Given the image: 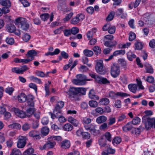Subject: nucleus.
Returning <instances> with one entry per match:
<instances>
[{"mask_svg":"<svg viewBox=\"0 0 155 155\" xmlns=\"http://www.w3.org/2000/svg\"><path fill=\"white\" fill-rule=\"evenodd\" d=\"M146 72L150 74H153V69L152 66L149 64H147L145 65Z\"/></svg>","mask_w":155,"mask_h":155,"instance_id":"obj_22","label":"nucleus"},{"mask_svg":"<svg viewBox=\"0 0 155 155\" xmlns=\"http://www.w3.org/2000/svg\"><path fill=\"white\" fill-rule=\"evenodd\" d=\"M21 152L19 150L14 148L12 150L10 155H21Z\"/></svg>","mask_w":155,"mask_h":155,"instance_id":"obj_34","label":"nucleus"},{"mask_svg":"<svg viewBox=\"0 0 155 155\" xmlns=\"http://www.w3.org/2000/svg\"><path fill=\"white\" fill-rule=\"evenodd\" d=\"M71 30V33L74 35L76 34L79 32V29L76 27L72 28Z\"/></svg>","mask_w":155,"mask_h":155,"instance_id":"obj_57","label":"nucleus"},{"mask_svg":"<svg viewBox=\"0 0 155 155\" xmlns=\"http://www.w3.org/2000/svg\"><path fill=\"white\" fill-rule=\"evenodd\" d=\"M49 113L51 116V117L53 119L62 116L61 110L56 108H55L53 110V114L51 112H49Z\"/></svg>","mask_w":155,"mask_h":155,"instance_id":"obj_12","label":"nucleus"},{"mask_svg":"<svg viewBox=\"0 0 155 155\" xmlns=\"http://www.w3.org/2000/svg\"><path fill=\"white\" fill-rule=\"evenodd\" d=\"M1 108L2 109L3 112L4 113V117L5 119H8L10 117L11 114L10 113L8 112H6L5 108L4 107H2Z\"/></svg>","mask_w":155,"mask_h":155,"instance_id":"obj_42","label":"nucleus"},{"mask_svg":"<svg viewBox=\"0 0 155 155\" xmlns=\"http://www.w3.org/2000/svg\"><path fill=\"white\" fill-rule=\"evenodd\" d=\"M6 42L8 44L12 45L15 42L14 38L11 37H8L5 40Z\"/></svg>","mask_w":155,"mask_h":155,"instance_id":"obj_44","label":"nucleus"},{"mask_svg":"<svg viewBox=\"0 0 155 155\" xmlns=\"http://www.w3.org/2000/svg\"><path fill=\"white\" fill-rule=\"evenodd\" d=\"M127 58L130 61H133V58H136V55L130 51H129L127 52Z\"/></svg>","mask_w":155,"mask_h":155,"instance_id":"obj_27","label":"nucleus"},{"mask_svg":"<svg viewBox=\"0 0 155 155\" xmlns=\"http://www.w3.org/2000/svg\"><path fill=\"white\" fill-rule=\"evenodd\" d=\"M64 103L62 101H58L55 108L61 109L64 106Z\"/></svg>","mask_w":155,"mask_h":155,"instance_id":"obj_43","label":"nucleus"},{"mask_svg":"<svg viewBox=\"0 0 155 155\" xmlns=\"http://www.w3.org/2000/svg\"><path fill=\"white\" fill-rule=\"evenodd\" d=\"M49 132V129L47 127H43L41 130V133L45 136L47 135Z\"/></svg>","mask_w":155,"mask_h":155,"instance_id":"obj_35","label":"nucleus"},{"mask_svg":"<svg viewBox=\"0 0 155 155\" xmlns=\"http://www.w3.org/2000/svg\"><path fill=\"white\" fill-rule=\"evenodd\" d=\"M60 145L63 149H66L70 147V143L68 140H65L61 142Z\"/></svg>","mask_w":155,"mask_h":155,"instance_id":"obj_19","label":"nucleus"},{"mask_svg":"<svg viewBox=\"0 0 155 155\" xmlns=\"http://www.w3.org/2000/svg\"><path fill=\"white\" fill-rule=\"evenodd\" d=\"M125 51L124 50H117L115 51L113 53V55L110 56L107 59H104V60L106 61H108L112 59L114 56H116L120 54L123 55L125 54Z\"/></svg>","mask_w":155,"mask_h":155,"instance_id":"obj_14","label":"nucleus"},{"mask_svg":"<svg viewBox=\"0 0 155 155\" xmlns=\"http://www.w3.org/2000/svg\"><path fill=\"white\" fill-rule=\"evenodd\" d=\"M51 137L54 141L56 140L57 141H60L62 140V138L60 136H51Z\"/></svg>","mask_w":155,"mask_h":155,"instance_id":"obj_52","label":"nucleus"},{"mask_svg":"<svg viewBox=\"0 0 155 155\" xmlns=\"http://www.w3.org/2000/svg\"><path fill=\"white\" fill-rule=\"evenodd\" d=\"M33 99L34 97L33 96H29L28 97L27 105L29 107L26 110V115L28 117H30L35 111L34 107Z\"/></svg>","mask_w":155,"mask_h":155,"instance_id":"obj_1","label":"nucleus"},{"mask_svg":"<svg viewBox=\"0 0 155 155\" xmlns=\"http://www.w3.org/2000/svg\"><path fill=\"white\" fill-rule=\"evenodd\" d=\"M99 129L101 130H104L107 129V124L106 123H104L101 124L99 127Z\"/></svg>","mask_w":155,"mask_h":155,"instance_id":"obj_64","label":"nucleus"},{"mask_svg":"<svg viewBox=\"0 0 155 155\" xmlns=\"http://www.w3.org/2000/svg\"><path fill=\"white\" fill-rule=\"evenodd\" d=\"M114 106L117 108H120L121 107V101L120 100L116 101L114 103Z\"/></svg>","mask_w":155,"mask_h":155,"instance_id":"obj_63","label":"nucleus"},{"mask_svg":"<svg viewBox=\"0 0 155 155\" xmlns=\"http://www.w3.org/2000/svg\"><path fill=\"white\" fill-rule=\"evenodd\" d=\"M15 23L18 27L20 28L23 30L27 31L29 28V25L27 22L25 18L20 17L16 19Z\"/></svg>","mask_w":155,"mask_h":155,"instance_id":"obj_2","label":"nucleus"},{"mask_svg":"<svg viewBox=\"0 0 155 155\" xmlns=\"http://www.w3.org/2000/svg\"><path fill=\"white\" fill-rule=\"evenodd\" d=\"M120 72V67L117 64L114 63L111 66L110 73L111 76L114 78L117 77Z\"/></svg>","mask_w":155,"mask_h":155,"instance_id":"obj_5","label":"nucleus"},{"mask_svg":"<svg viewBox=\"0 0 155 155\" xmlns=\"http://www.w3.org/2000/svg\"><path fill=\"white\" fill-rule=\"evenodd\" d=\"M84 127L86 130H89L90 132L94 135H97V133L98 132V130L95 129L96 126L94 124H91L85 125Z\"/></svg>","mask_w":155,"mask_h":155,"instance_id":"obj_9","label":"nucleus"},{"mask_svg":"<svg viewBox=\"0 0 155 155\" xmlns=\"http://www.w3.org/2000/svg\"><path fill=\"white\" fill-rule=\"evenodd\" d=\"M95 111L100 114H102L104 113L103 109L101 107H97L95 109Z\"/></svg>","mask_w":155,"mask_h":155,"instance_id":"obj_58","label":"nucleus"},{"mask_svg":"<svg viewBox=\"0 0 155 155\" xmlns=\"http://www.w3.org/2000/svg\"><path fill=\"white\" fill-rule=\"evenodd\" d=\"M135 49L138 50L141 49L143 47V45L141 43L139 42H137L135 44Z\"/></svg>","mask_w":155,"mask_h":155,"instance_id":"obj_50","label":"nucleus"},{"mask_svg":"<svg viewBox=\"0 0 155 155\" xmlns=\"http://www.w3.org/2000/svg\"><path fill=\"white\" fill-rule=\"evenodd\" d=\"M0 4L3 6L10 7L11 3L9 0H0Z\"/></svg>","mask_w":155,"mask_h":155,"instance_id":"obj_28","label":"nucleus"},{"mask_svg":"<svg viewBox=\"0 0 155 155\" xmlns=\"http://www.w3.org/2000/svg\"><path fill=\"white\" fill-rule=\"evenodd\" d=\"M29 135L34 140H39L41 138L39 132L37 130H33L30 131L29 133Z\"/></svg>","mask_w":155,"mask_h":155,"instance_id":"obj_13","label":"nucleus"},{"mask_svg":"<svg viewBox=\"0 0 155 155\" xmlns=\"http://www.w3.org/2000/svg\"><path fill=\"white\" fill-rule=\"evenodd\" d=\"M34 152V150L32 148H29L26 150L23 153V155H31Z\"/></svg>","mask_w":155,"mask_h":155,"instance_id":"obj_37","label":"nucleus"},{"mask_svg":"<svg viewBox=\"0 0 155 155\" xmlns=\"http://www.w3.org/2000/svg\"><path fill=\"white\" fill-rule=\"evenodd\" d=\"M89 97L91 99L95 100H98L99 98V97L96 95L93 89L91 90L88 94Z\"/></svg>","mask_w":155,"mask_h":155,"instance_id":"obj_18","label":"nucleus"},{"mask_svg":"<svg viewBox=\"0 0 155 155\" xmlns=\"http://www.w3.org/2000/svg\"><path fill=\"white\" fill-rule=\"evenodd\" d=\"M89 106L93 108H95L98 106V103L96 101L91 100L89 101L88 103Z\"/></svg>","mask_w":155,"mask_h":155,"instance_id":"obj_38","label":"nucleus"},{"mask_svg":"<svg viewBox=\"0 0 155 155\" xmlns=\"http://www.w3.org/2000/svg\"><path fill=\"white\" fill-rule=\"evenodd\" d=\"M106 141L104 138L101 137L98 140V143L101 147H104L106 145Z\"/></svg>","mask_w":155,"mask_h":155,"instance_id":"obj_26","label":"nucleus"},{"mask_svg":"<svg viewBox=\"0 0 155 155\" xmlns=\"http://www.w3.org/2000/svg\"><path fill=\"white\" fill-rule=\"evenodd\" d=\"M108 29V32L110 34H112L115 33L116 28L115 26H110L109 25Z\"/></svg>","mask_w":155,"mask_h":155,"instance_id":"obj_54","label":"nucleus"},{"mask_svg":"<svg viewBox=\"0 0 155 155\" xmlns=\"http://www.w3.org/2000/svg\"><path fill=\"white\" fill-rule=\"evenodd\" d=\"M73 14V13L72 12H71L69 14H67L65 18L63 19L64 21L65 22L69 21L71 18Z\"/></svg>","mask_w":155,"mask_h":155,"instance_id":"obj_46","label":"nucleus"},{"mask_svg":"<svg viewBox=\"0 0 155 155\" xmlns=\"http://www.w3.org/2000/svg\"><path fill=\"white\" fill-rule=\"evenodd\" d=\"M7 29L8 32L12 33L15 30V27L14 25L10 24L7 25Z\"/></svg>","mask_w":155,"mask_h":155,"instance_id":"obj_31","label":"nucleus"},{"mask_svg":"<svg viewBox=\"0 0 155 155\" xmlns=\"http://www.w3.org/2000/svg\"><path fill=\"white\" fill-rule=\"evenodd\" d=\"M14 111L15 114L20 118H24L26 116L25 112L20 110L18 108H14Z\"/></svg>","mask_w":155,"mask_h":155,"instance_id":"obj_16","label":"nucleus"},{"mask_svg":"<svg viewBox=\"0 0 155 155\" xmlns=\"http://www.w3.org/2000/svg\"><path fill=\"white\" fill-rule=\"evenodd\" d=\"M30 128V126L29 124L25 123L22 126V129L24 131L28 130Z\"/></svg>","mask_w":155,"mask_h":155,"instance_id":"obj_61","label":"nucleus"},{"mask_svg":"<svg viewBox=\"0 0 155 155\" xmlns=\"http://www.w3.org/2000/svg\"><path fill=\"white\" fill-rule=\"evenodd\" d=\"M121 141V139L119 137H115L112 140V143L114 145L118 144Z\"/></svg>","mask_w":155,"mask_h":155,"instance_id":"obj_33","label":"nucleus"},{"mask_svg":"<svg viewBox=\"0 0 155 155\" xmlns=\"http://www.w3.org/2000/svg\"><path fill=\"white\" fill-rule=\"evenodd\" d=\"M37 52L35 50H32L29 51L27 53L28 58L31 57V59L30 60H31V61L33 60L34 59V56L37 54Z\"/></svg>","mask_w":155,"mask_h":155,"instance_id":"obj_21","label":"nucleus"},{"mask_svg":"<svg viewBox=\"0 0 155 155\" xmlns=\"http://www.w3.org/2000/svg\"><path fill=\"white\" fill-rule=\"evenodd\" d=\"M107 120V117L104 115H102L98 117L96 120V122L98 124L105 123Z\"/></svg>","mask_w":155,"mask_h":155,"instance_id":"obj_20","label":"nucleus"},{"mask_svg":"<svg viewBox=\"0 0 155 155\" xmlns=\"http://www.w3.org/2000/svg\"><path fill=\"white\" fill-rule=\"evenodd\" d=\"M83 53L85 56L91 57L94 54L93 51L90 50L85 49L83 51Z\"/></svg>","mask_w":155,"mask_h":155,"instance_id":"obj_32","label":"nucleus"},{"mask_svg":"<svg viewBox=\"0 0 155 155\" xmlns=\"http://www.w3.org/2000/svg\"><path fill=\"white\" fill-rule=\"evenodd\" d=\"M79 70L81 72H86L88 70V68L86 66L82 65L79 68Z\"/></svg>","mask_w":155,"mask_h":155,"instance_id":"obj_59","label":"nucleus"},{"mask_svg":"<svg viewBox=\"0 0 155 155\" xmlns=\"http://www.w3.org/2000/svg\"><path fill=\"white\" fill-rule=\"evenodd\" d=\"M82 137L85 139H88L90 137V134L87 132H83L82 135Z\"/></svg>","mask_w":155,"mask_h":155,"instance_id":"obj_56","label":"nucleus"},{"mask_svg":"<svg viewBox=\"0 0 155 155\" xmlns=\"http://www.w3.org/2000/svg\"><path fill=\"white\" fill-rule=\"evenodd\" d=\"M80 21V19H79L77 15L75 17L72 19L71 20V23L72 24L75 25L79 23Z\"/></svg>","mask_w":155,"mask_h":155,"instance_id":"obj_47","label":"nucleus"},{"mask_svg":"<svg viewBox=\"0 0 155 155\" xmlns=\"http://www.w3.org/2000/svg\"><path fill=\"white\" fill-rule=\"evenodd\" d=\"M147 116H143L142 117V121L145 125V127L147 130L150 129L153 127L150 118H147Z\"/></svg>","mask_w":155,"mask_h":155,"instance_id":"obj_8","label":"nucleus"},{"mask_svg":"<svg viewBox=\"0 0 155 155\" xmlns=\"http://www.w3.org/2000/svg\"><path fill=\"white\" fill-rule=\"evenodd\" d=\"M78 94L81 93L83 95H85L86 94V89L85 88L82 87H78Z\"/></svg>","mask_w":155,"mask_h":155,"instance_id":"obj_62","label":"nucleus"},{"mask_svg":"<svg viewBox=\"0 0 155 155\" xmlns=\"http://www.w3.org/2000/svg\"><path fill=\"white\" fill-rule=\"evenodd\" d=\"M8 127L11 128L18 129H19L21 126L19 124L15 123L9 125Z\"/></svg>","mask_w":155,"mask_h":155,"instance_id":"obj_39","label":"nucleus"},{"mask_svg":"<svg viewBox=\"0 0 155 155\" xmlns=\"http://www.w3.org/2000/svg\"><path fill=\"white\" fill-rule=\"evenodd\" d=\"M117 44V42L115 41H105L104 45L106 47H112L115 45Z\"/></svg>","mask_w":155,"mask_h":155,"instance_id":"obj_25","label":"nucleus"},{"mask_svg":"<svg viewBox=\"0 0 155 155\" xmlns=\"http://www.w3.org/2000/svg\"><path fill=\"white\" fill-rule=\"evenodd\" d=\"M128 87L131 91L135 93L137 88V85L136 84H130L128 85Z\"/></svg>","mask_w":155,"mask_h":155,"instance_id":"obj_24","label":"nucleus"},{"mask_svg":"<svg viewBox=\"0 0 155 155\" xmlns=\"http://www.w3.org/2000/svg\"><path fill=\"white\" fill-rule=\"evenodd\" d=\"M28 139L26 136H19L17 142V147L18 148H21L25 147Z\"/></svg>","mask_w":155,"mask_h":155,"instance_id":"obj_6","label":"nucleus"},{"mask_svg":"<svg viewBox=\"0 0 155 155\" xmlns=\"http://www.w3.org/2000/svg\"><path fill=\"white\" fill-rule=\"evenodd\" d=\"M133 128L132 125L131 123H129L123 127V130L125 131H127L131 130Z\"/></svg>","mask_w":155,"mask_h":155,"instance_id":"obj_30","label":"nucleus"},{"mask_svg":"<svg viewBox=\"0 0 155 155\" xmlns=\"http://www.w3.org/2000/svg\"><path fill=\"white\" fill-rule=\"evenodd\" d=\"M55 144V142L53 140L51 139V137H50L48 138V141L46 143H45L42 147H40V149L43 150L52 148L54 147Z\"/></svg>","mask_w":155,"mask_h":155,"instance_id":"obj_10","label":"nucleus"},{"mask_svg":"<svg viewBox=\"0 0 155 155\" xmlns=\"http://www.w3.org/2000/svg\"><path fill=\"white\" fill-rule=\"evenodd\" d=\"M143 128L141 126H140L137 128H134V131L135 134H140L141 131L143 130Z\"/></svg>","mask_w":155,"mask_h":155,"instance_id":"obj_49","label":"nucleus"},{"mask_svg":"<svg viewBox=\"0 0 155 155\" xmlns=\"http://www.w3.org/2000/svg\"><path fill=\"white\" fill-rule=\"evenodd\" d=\"M78 87H71L69 91L66 92L69 95V98L72 101L76 100L78 99L77 95L78 94Z\"/></svg>","mask_w":155,"mask_h":155,"instance_id":"obj_4","label":"nucleus"},{"mask_svg":"<svg viewBox=\"0 0 155 155\" xmlns=\"http://www.w3.org/2000/svg\"><path fill=\"white\" fill-rule=\"evenodd\" d=\"M104 136L105 137V139L111 142V135L109 132H106Z\"/></svg>","mask_w":155,"mask_h":155,"instance_id":"obj_41","label":"nucleus"},{"mask_svg":"<svg viewBox=\"0 0 155 155\" xmlns=\"http://www.w3.org/2000/svg\"><path fill=\"white\" fill-rule=\"evenodd\" d=\"M92 50L96 54L101 53V48L97 46H96L93 47Z\"/></svg>","mask_w":155,"mask_h":155,"instance_id":"obj_40","label":"nucleus"},{"mask_svg":"<svg viewBox=\"0 0 155 155\" xmlns=\"http://www.w3.org/2000/svg\"><path fill=\"white\" fill-rule=\"evenodd\" d=\"M77 79H74L72 81V83L78 85H83L86 83V82L89 80L87 79L86 76L80 74L76 75Z\"/></svg>","mask_w":155,"mask_h":155,"instance_id":"obj_3","label":"nucleus"},{"mask_svg":"<svg viewBox=\"0 0 155 155\" xmlns=\"http://www.w3.org/2000/svg\"><path fill=\"white\" fill-rule=\"evenodd\" d=\"M73 128L72 125L69 123L65 124L63 127L64 130L66 131H71L72 130Z\"/></svg>","mask_w":155,"mask_h":155,"instance_id":"obj_29","label":"nucleus"},{"mask_svg":"<svg viewBox=\"0 0 155 155\" xmlns=\"http://www.w3.org/2000/svg\"><path fill=\"white\" fill-rule=\"evenodd\" d=\"M108 95L107 96V97H109L112 98H115L116 96H120L121 97H126L129 96L130 95L127 93L122 92H117L114 93L113 91H110L108 94Z\"/></svg>","mask_w":155,"mask_h":155,"instance_id":"obj_11","label":"nucleus"},{"mask_svg":"<svg viewBox=\"0 0 155 155\" xmlns=\"http://www.w3.org/2000/svg\"><path fill=\"white\" fill-rule=\"evenodd\" d=\"M136 38V35L133 32H130L129 33V40L130 41H132Z\"/></svg>","mask_w":155,"mask_h":155,"instance_id":"obj_51","label":"nucleus"},{"mask_svg":"<svg viewBox=\"0 0 155 155\" xmlns=\"http://www.w3.org/2000/svg\"><path fill=\"white\" fill-rule=\"evenodd\" d=\"M30 79L31 80L34 82L38 83L39 84L41 83V80L36 77L32 76L30 77Z\"/></svg>","mask_w":155,"mask_h":155,"instance_id":"obj_45","label":"nucleus"},{"mask_svg":"<svg viewBox=\"0 0 155 155\" xmlns=\"http://www.w3.org/2000/svg\"><path fill=\"white\" fill-rule=\"evenodd\" d=\"M140 119L137 117H135L132 120V124L134 125H136L140 122Z\"/></svg>","mask_w":155,"mask_h":155,"instance_id":"obj_60","label":"nucleus"},{"mask_svg":"<svg viewBox=\"0 0 155 155\" xmlns=\"http://www.w3.org/2000/svg\"><path fill=\"white\" fill-rule=\"evenodd\" d=\"M49 15L48 13H45L41 14L40 15V17L44 21H46L49 18Z\"/></svg>","mask_w":155,"mask_h":155,"instance_id":"obj_48","label":"nucleus"},{"mask_svg":"<svg viewBox=\"0 0 155 155\" xmlns=\"http://www.w3.org/2000/svg\"><path fill=\"white\" fill-rule=\"evenodd\" d=\"M109 100L106 98H103L101 99L98 102V103L101 105H107L109 103Z\"/></svg>","mask_w":155,"mask_h":155,"instance_id":"obj_23","label":"nucleus"},{"mask_svg":"<svg viewBox=\"0 0 155 155\" xmlns=\"http://www.w3.org/2000/svg\"><path fill=\"white\" fill-rule=\"evenodd\" d=\"M31 38L30 35L27 34H25L22 37L23 40L25 42H27Z\"/></svg>","mask_w":155,"mask_h":155,"instance_id":"obj_55","label":"nucleus"},{"mask_svg":"<svg viewBox=\"0 0 155 155\" xmlns=\"http://www.w3.org/2000/svg\"><path fill=\"white\" fill-rule=\"evenodd\" d=\"M108 121L109 122L108 123V125H111L115 123V118L114 117H110L109 118Z\"/></svg>","mask_w":155,"mask_h":155,"instance_id":"obj_53","label":"nucleus"},{"mask_svg":"<svg viewBox=\"0 0 155 155\" xmlns=\"http://www.w3.org/2000/svg\"><path fill=\"white\" fill-rule=\"evenodd\" d=\"M95 69L97 72L101 74H104L105 73V71L104 69L103 62L102 60L97 61Z\"/></svg>","mask_w":155,"mask_h":155,"instance_id":"obj_7","label":"nucleus"},{"mask_svg":"<svg viewBox=\"0 0 155 155\" xmlns=\"http://www.w3.org/2000/svg\"><path fill=\"white\" fill-rule=\"evenodd\" d=\"M68 120L74 127H77L79 126V121L71 117H69L68 118Z\"/></svg>","mask_w":155,"mask_h":155,"instance_id":"obj_17","label":"nucleus"},{"mask_svg":"<svg viewBox=\"0 0 155 155\" xmlns=\"http://www.w3.org/2000/svg\"><path fill=\"white\" fill-rule=\"evenodd\" d=\"M115 15V12L114 11L111 12L108 15L106 18V20L107 21H111L114 17Z\"/></svg>","mask_w":155,"mask_h":155,"instance_id":"obj_36","label":"nucleus"},{"mask_svg":"<svg viewBox=\"0 0 155 155\" xmlns=\"http://www.w3.org/2000/svg\"><path fill=\"white\" fill-rule=\"evenodd\" d=\"M29 96H32V95H28L26 96V95L23 93H21L18 96V100L20 102H23L27 101V104H28V97Z\"/></svg>","mask_w":155,"mask_h":155,"instance_id":"obj_15","label":"nucleus"}]
</instances>
